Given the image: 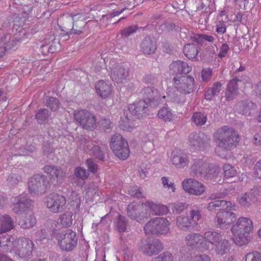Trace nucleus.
Here are the masks:
<instances>
[{"label": "nucleus", "instance_id": "obj_49", "mask_svg": "<svg viewBox=\"0 0 261 261\" xmlns=\"http://www.w3.org/2000/svg\"><path fill=\"white\" fill-rule=\"evenodd\" d=\"M169 206L174 213L180 214L186 208L187 205L185 203L178 202L171 203Z\"/></svg>", "mask_w": 261, "mask_h": 261}, {"label": "nucleus", "instance_id": "obj_40", "mask_svg": "<svg viewBox=\"0 0 261 261\" xmlns=\"http://www.w3.org/2000/svg\"><path fill=\"white\" fill-rule=\"evenodd\" d=\"M119 127L124 130L132 132L135 129V125L131 121L129 116L127 114V116H125L124 118H121L119 122Z\"/></svg>", "mask_w": 261, "mask_h": 261}, {"label": "nucleus", "instance_id": "obj_45", "mask_svg": "<svg viewBox=\"0 0 261 261\" xmlns=\"http://www.w3.org/2000/svg\"><path fill=\"white\" fill-rule=\"evenodd\" d=\"M223 174L226 178H232L237 175V170L235 167L229 164H225L223 166Z\"/></svg>", "mask_w": 261, "mask_h": 261}, {"label": "nucleus", "instance_id": "obj_11", "mask_svg": "<svg viewBox=\"0 0 261 261\" xmlns=\"http://www.w3.org/2000/svg\"><path fill=\"white\" fill-rule=\"evenodd\" d=\"M74 118L85 129L92 130L96 126L97 122L95 116L90 112L84 110H77L74 112Z\"/></svg>", "mask_w": 261, "mask_h": 261}, {"label": "nucleus", "instance_id": "obj_21", "mask_svg": "<svg viewBox=\"0 0 261 261\" xmlns=\"http://www.w3.org/2000/svg\"><path fill=\"white\" fill-rule=\"evenodd\" d=\"M63 19L65 22L70 21L72 23L71 28L69 29L73 30L74 33L76 34H80L82 32V28L86 24L83 21L84 17L81 14L65 15Z\"/></svg>", "mask_w": 261, "mask_h": 261}, {"label": "nucleus", "instance_id": "obj_59", "mask_svg": "<svg viewBox=\"0 0 261 261\" xmlns=\"http://www.w3.org/2000/svg\"><path fill=\"white\" fill-rule=\"evenodd\" d=\"M188 261H211V259L206 254H197L191 256Z\"/></svg>", "mask_w": 261, "mask_h": 261}, {"label": "nucleus", "instance_id": "obj_51", "mask_svg": "<svg viewBox=\"0 0 261 261\" xmlns=\"http://www.w3.org/2000/svg\"><path fill=\"white\" fill-rule=\"evenodd\" d=\"M173 260L174 256L173 254L169 251H166L160 254L154 259V261H173Z\"/></svg>", "mask_w": 261, "mask_h": 261}, {"label": "nucleus", "instance_id": "obj_24", "mask_svg": "<svg viewBox=\"0 0 261 261\" xmlns=\"http://www.w3.org/2000/svg\"><path fill=\"white\" fill-rule=\"evenodd\" d=\"M180 37L186 40L190 39L192 41L197 42L198 44L202 43V41H206L210 42H214L215 38L211 35L206 34H193L190 33L188 30L180 31Z\"/></svg>", "mask_w": 261, "mask_h": 261}, {"label": "nucleus", "instance_id": "obj_18", "mask_svg": "<svg viewBox=\"0 0 261 261\" xmlns=\"http://www.w3.org/2000/svg\"><path fill=\"white\" fill-rule=\"evenodd\" d=\"M149 103L145 100H140L128 106V111L132 116L140 118L145 116L148 111Z\"/></svg>", "mask_w": 261, "mask_h": 261}, {"label": "nucleus", "instance_id": "obj_1", "mask_svg": "<svg viewBox=\"0 0 261 261\" xmlns=\"http://www.w3.org/2000/svg\"><path fill=\"white\" fill-rule=\"evenodd\" d=\"M213 137L216 144V154L222 159H230L232 156L231 150L236 148L240 142L238 133L233 128L224 126L214 133Z\"/></svg>", "mask_w": 261, "mask_h": 261}, {"label": "nucleus", "instance_id": "obj_57", "mask_svg": "<svg viewBox=\"0 0 261 261\" xmlns=\"http://www.w3.org/2000/svg\"><path fill=\"white\" fill-rule=\"evenodd\" d=\"M128 194L131 196L139 198L142 197V192L139 187L134 186L129 188L128 191Z\"/></svg>", "mask_w": 261, "mask_h": 261}, {"label": "nucleus", "instance_id": "obj_37", "mask_svg": "<svg viewBox=\"0 0 261 261\" xmlns=\"http://www.w3.org/2000/svg\"><path fill=\"white\" fill-rule=\"evenodd\" d=\"M74 176L78 182V185L82 186L89 175V172L84 168L77 167L74 170Z\"/></svg>", "mask_w": 261, "mask_h": 261}, {"label": "nucleus", "instance_id": "obj_34", "mask_svg": "<svg viewBox=\"0 0 261 261\" xmlns=\"http://www.w3.org/2000/svg\"><path fill=\"white\" fill-rule=\"evenodd\" d=\"M238 82H240V81L237 78H234L230 80L228 83L225 92L226 100H231L237 95Z\"/></svg>", "mask_w": 261, "mask_h": 261}, {"label": "nucleus", "instance_id": "obj_63", "mask_svg": "<svg viewBox=\"0 0 261 261\" xmlns=\"http://www.w3.org/2000/svg\"><path fill=\"white\" fill-rule=\"evenodd\" d=\"M7 180L9 185L14 186L18 184L19 179L17 175L12 174L8 177Z\"/></svg>", "mask_w": 261, "mask_h": 261}, {"label": "nucleus", "instance_id": "obj_10", "mask_svg": "<svg viewBox=\"0 0 261 261\" xmlns=\"http://www.w3.org/2000/svg\"><path fill=\"white\" fill-rule=\"evenodd\" d=\"M29 192L32 196H38L44 194L49 187V182L44 175L35 174L28 181Z\"/></svg>", "mask_w": 261, "mask_h": 261}, {"label": "nucleus", "instance_id": "obj_56", "mask_svg": "<svg viewBox=\"0 0 261 261\" xmlns=\"http://www.w3.org/2000/svg\"><path fill=\"white\" fill-rule=\"evenodd\" d=\"M212 69L210 68H204L201 71V78L203 82L209 81L212 77Z\"/></svg>", "mask_w": 261, "mask_h": 261}, {"label": "nucleus", "instance_id": "obj_42", "mask_svg": "<svg viewBox=\"0 0 261 261\" xmlns=\"http://www.w3.org/2000/svg\"><path fill=\"white\" fill-rule=\"evenodd\" d=\"M191 120L196 125L202 126L207 121V115L201 112H195L192 115Z\"/></svg>", "mask_w": 261, "mask_h": 261}, {"label": "nucleus", "instance_id": "obj_62", "mask_svg": "<svg viewBox=\"0 0 261 261\" xmlns=\"http://www.w3.org/2000/svg\"><path fill=\"white\" fill-rule=\"evenodd\" d=\"M86 164L89 170L92 173H95L98 169L97 165L93 162L91 159L86 161Z\"/></svg>", "mask_w": 261, "mask_h": 261}, {"label": "nucleus", "instance_id": "obj_19", "mask_svg": "<svg viewBox=\"0 0 261 261\" xmlns=\"http://www.w3.org/2000/svg\"><path fill=\"white\" fill-rule=\"evenodd\" d=\"M210 140L206 137L200 136L198 134H192L189 138L191 149L196 151H203L209 145Z\"/></svg>", "mask_w": 261, "mask_h": 261}, {"label": "nucleus", "instance_id": "obj_2", "mask_svg": "<svg viewBox=\"0 0 261 261\" xmlns=\"http://www.w3.org/2000/svg\"><path fill=\"white\" fill-rule=\"evenodd\" d=\"M169 211V207L162 203L148 200L141 205L137 202L129 204L127 208L128 216L138 222L144 221L151 213L152 215L161 216L166 215Z\"/></svg>", "mask_w": 261, "mask_h": 261}, {"label": "nucleus", "instance_id": "obj_61", "mask_svg": "<svg viewBox=\"0 0 261 261\" xmlns=\"http://www.w3.org/2000/svg\"><path fill=\"white\" fill-rule=\"evenodd\" d=\"M143 81L144 83L148 84H154L156 85L158 81L155 76L151 75H146L144 78Z\"/></svg>", "mask_w": 261, "mask_h": 261}, {"label": "nucleus", "instance_id": "obj_13", "mask_svg": "<svg viewBox=\"0 0 261 261\" xmlns=\"http://www.w3.org/2000/svg\"><path fill=\"white\" fill-rule=\"evenodd\" d=\"M66 202L64 196L55 193L48 194L45 200L47 207L54 213L62 211L65 208Z\"/></svg>", "mask_w": 261, "mask_h": 261}, {"label": "nucleus", "instance_id": "obj_30", "mask_svg": "<svg viewBox=\"0 0 261 261\" xmlns=\"http://www.w3.org/2000/svg\"><path fill=\"white\" fill-rule=\"evenodd\" d=\"M14 226V221L9 215H0V234L11 231Z\"/></svg>", "mask_w": 261, "mask_h": 261}, {"label": "nucleus", "instance_id": "obj_28", "mask_svg": "<svg viewBox=\"0 0 261 261\" xmlns=\"http://www.w3.org/2000/svg\"><path fill=\"white\" fill-rule=\"evenodd\" d=\"M192 69L187 62L180 60L174 61L170 65V72L173 74H187Z\"/></svg>", "mask_w": 261, "mask_h": 261}, {"label": "nucleus", "instance_id": "obj_46", "mask_svg": "<svg viewBox=\"0 0 261 261\" xmlns=\"http://www.w3.org/2000/svg\"><path fill=\"white\" fill-rule=\"evenodd\" d=\"M161 181L163 188L167 191H171L172 193H175L176 190L175 185L168 177L163 176L161 178Z\"/></svg>", "mask_w": 261, "mask_h": 261}, {"label": "nucleus", "instance_id": "obj_31", "mask_svg": "<svg viewBox=\"0 0 261 261\" xmlns=\"http://www.w3.org/2000/svg\"><path fill=\"white\" fill-rule=\"evenodd\" d=\"M140 48L145 54H152L156 49V42L150 37H146L141 43Z\"/></svg>", "mask_w": 261, "mask_h": 261}, {"label": "nucleus", "instance_id": "obj_22", "mask_svg": "<svg viewBox=\"0 0 261 261\" xmlns=\"http://www.w3.org/2000/svg\"><path fill=\"white\" fill-rule=\"evenodd\" d=\"M44 171L49 176L50 180L54 185L61 183L65 176V173L61 168L56 166H45Z\"/></svg>", "mask_w": 261, "mask_h": 261}, {"label": "nucleus", "instance_id": "obj_60", "mask_svg": "<svg viewBox=\"0 0 261 261\" xmlns=\"http://www.w3.org/2000/svg\"><path fill=\"white\" fill-rule=\"evenodd\" d=\"M91 153L95 156L97 159L103 160V154L102 150L100 149L99 147L96 145H94L91 149Z\"/></svg>", "mask_w": 261, "mask_h": 261}, {"label": "nucleus", "instance_id": "obj_50", "mask_svg": "<svg viewBox=\"0 0 261 261\" xmlns=\"http://www.w3.org/2000/svg\"><path fill=\"white\" fill-rule=\"evenodd\" d=\"M19 41V40L15 39L9 42V45H7V46L0 47V58L3 57L5 55L7 50L9 49H15V46Z\"/></svg>", "mask_w": 261, "mask_h": 261}, {"label": "nucleus", "instance_id": "obj_43", "mask_svg": "<svg viewBox=\"0 0 261 261\" xmlns=\"http://www.w3.org/2000/svg\"><path fill=\"white\" fill-rule=\"evenodd\" d=\"M174 115L171 110L166 107L161 109L158 112V117L165 121H171L173 119Z\"/></svg>", "mask_w": 261, "mask_h": 261}, {"label": "nucleus", "instance_id": "obj_12", "mask_svg": "<svg viewBox=\"0 0 261 261\" xmlns=\"http://www.w3.org/2000/svg\"><path fill=\"white\" fill-rule=\"evenodd\" d=\"M201 218L200 211L192 210L190 211V217L184 215L178 216L175 220V225L180 229L188 230L191 226L197 225Z\"/></svg>", "mask_w": 261, "mask_h": 261}, {"label": "nucleus", "instance_id": "obj_33", "mask_svg": "<svg viewBox=\"0 0 261 261\" xmlns=\"http://www.w3.org/2000/svg\"><path fill=\"white\" fill-rule=\"evenodd\" d=\"M207 167V164L203 159H195L191 167V172L196 176L202 175Z\"/></svg>", "mask_w": 261, "mask_h": 261}, {"label": "nucleus", "instance_id": "obj_7", "mask_svg": "<svg viewBox=\"0 0 261 261\" xmlns=\"http://www.w3.org/2000/svg\"><path fill=\"white\" fill-rule=\"evenodd\" d=\"M16 244L14 254L17 258L27 261L32 257L35 248L32 240L26 237H19L17 238Z\"/></svg>", "mask_w": 261, "mask_h": 261}, {"label": "nucleus", "instance_id": "obj_44", "mask_svg": "<svg viewBox=\"0 0 261 261\" xmlns=\"http://www.w3.org/2000/svg\"><path fill=\"white\" fill-rule=\"evenodd\" d=\"M60 221L63 227H70L72 225L73 221L72 213L70 212H66L63 214L60 217Z\"/></svg>", "mask_w": 261, "mask_h": 261}, {"label": "nucleus", "instance_id": "obj_47", "mask_svg": "<svg viewBox=\"0 0 261 261\" xmlns=\"http://www.w3.org/2000/svg\"><path fill=\"white\" fill-rule=\"evenodd\" d=\"M49 116L48 111L43 109L39 110L36 114V119L39 123H44L47 121Z\"/></svg>", "mask_w": 261, "mask_h": 261}, {"label": "nucleus", "instance_id": "obj_38", "mask_svg": "<svg viewBox=\"0 0 261 261\" xmlns=\"http://www.w3.org/2000/svg\"><path fill=\"white\" fill-rule=\"evenodd\" d=\"M199 46L193 43H188L184 47V53L185 56L190 59H195L198 53Z\"/></svg>", "mask_w": 261, "mask_h": 261}, {"label": "nucleus", "instance_id": "obj_16", "mask_svg": "<svg viewBox=\"0 0 261 261\" xmlns=\"http://www.w3.org/2000/svg\"><path fill=\"white\" fill-rule=\"evenodd\" d=\"M187 245L193 249H198L205 251L209 249V246L206 245L203 235L198 233L189 234L185 238Z\"/></svg>", "mask_w": 261, "mask_h": 261}, {"label": "nucleus", "instance_id": "obj_27", "mask_svg": "<svg viewBox=\"0 0 261 261\" xmlns=\"http://www.w3.org/2000/svg\"><path fill=\"white\" fill-rule=\"evenodd\" d=\"M95 89L97 95L104 99L111 95L113 86L109 81L100 80L96 83Z\"/></svg>", "mask_w": 261, "mask_h": 261}, {"label": "nucleus", "instance_id": "obj_9", "mask_svg": "<svg viewBox=\"0 0 261 261\" xmlns=\"http://www.w3.org/2000/svg\"><path fill=\"white\" fill-rule=\"evenodd\" d=\"M110 146L114 153L120 159L125 160L129 156L130 151L128 143L121 135H113Z\"/></svg>", "mask_w": 261, "mask_h": 261}, {"label": "nucleus", "instance_id": "obj_14", "mask_svg": "<svg viewBox=\"0 0 261 261\" xmlns=\"http://www.w3.org/2000/svg\"><path fill=\"white\" fill-rule=\"evenodd\" d=\"M261 196V191L258 187H253L249 191L239 195L237 201L243 207H249L257 203Z\"/></svg>", "mask_w": 261, "mask_h": 261}, {"label": "nucleus", "instance_id": "obj_26", "mask_svg": "<svg viewBox=\"0 0 261 261\" xmlns=\"http://www.w3.org/2000/svg\"><path fill=\"white\" fill-rule=\"evenodd\" d=\"M216 221L220 227L229 225L236 220V214L229 211H222L217 213Z\"/></svg>", "mask_w": 261, "mask_h": 261}, {"label": "nucleus", "instance_id": "obj_48", "mask_svg": "<svg viewBox=\"0 0 261 261\" xmlns=\"http://www.w3.org/2000/svg\"><path fill=\"white\" fill-rule=\"evenodd\" d=\"M46 105L53 111H56L60 108L59 100L55 97H50L46 101Z\"/></svg>", "mask_w": 261, "mask_h": 261}, {"label": "nucleus", "instance_id": "obj_8", "mask_svg": "<svg viewBox=\"0 0 261 261\" xmlns=\"http://www.w3.org/2000/svg\"><path fill=\"white\" fill-rule=\"evenodd\" d=\"M55 238L59 248L62 251H71L75 248L77 244L76 233L69 229L57 233Z\"/></svg>", "mask_w": 261, "mask_h": 261}, {"label": "nucleus", "instance_id": "obj_23", "mask_svg": "<svg viewBox=\"0 0 261 261\" xmlns=\"http://www.w3.org/2000/svg\"><path fill=\"white\" fill-rule=\"evenodd\" d=\"M170 161L177 168H184L189 163L188 155L180 150L172 151Z\"/></svg>", "mask_w": 261, "mask_h": 261}, {"label": "nucleus", "instance_id": "obj_35", "mask_svg": "<svg viewBox=\"0 0 261 261\" xmlns=\"http://www.w3.org/2000/svg\"><path fill=\"white\" fill-rule=\"evenodd\" d=\"M215 246L216 253L217 255H223L229 252L231 244L228 240L222 237L221 240H219Z\"/></svg>", "mask_w": 261, "mask_h": 261}, {"label": "nucleus", "instance_id": "obj_53", "mask_svg": "<svg viewBox=\"0 0 261 261\" xmlns=\"http://www.w3.org/2000/svg\"><path fill=\"white\" fill-rule=\"evenodd\" d=\"M245 261H261V253L253 251L247 253L245 256Z\"/></svg>", "mask_w": 261, "mask_h": 261}, {"label": "nucleus", "instance_id": "obj_5", "mask_svg": "<svg viewBox=\"0 0 261 261\" xmlns=\"http://www.w3.org/2000/svg\"><path fill=\"white\" fill-rule=\"evenodd\" d=\"M253 228V223L250 218L244 217L239 218L231 228L234 243L239 246L246 243L248 240V236Z\"/></svg>", "mask_w": 261, "mask_h": 261}, {"label": "nucleus", "instance_id": "obj_20", "mask_svg": "<svg viewBox=\"0 0 261 261\" xmlns=\"http://www.w3.org/2000/svg\"><path fill=\"white\" fill-rule=\"evenodd\" d=\"M112 67L109 66L110 75L112 80L117 83H122L126 81L128 76V70L123 68L122 66L117 65L115 67L110 62Z\"/></svg>", "mask_w": 261, "mask_h": 261}, {"label": "nucleus", "instance_id": "obj_55", "mask_svg": "<svg viewBox=\"0 0 261 261\" xmlns=\"http://www.w3.org/2000/svg\"><path fill=\"white\" fill-rule=\"evenodd\" d=\"M70 199L72 205L75 206L76 208H79L81 204V197L76 192H71Z\"/></svg>", "mask_w": 261, "mask_h": 261}, {"label": "nucleus", "instance_id": "obj_6", "mask_svg": "<svg viewBox=\"0 0 261 261\" xmlns=\"http://www.w3.org/2000/svg\"><path fill=\"white\" fill-rule=\"evenodd\" d=\"M171 223L166 218L156 217L150 220L144 226L146 234L165 236L170 232Z\"/></svg>", "mask_w": 261, "mask_h": 261}, {"label": "nucleus", "instance_id": "obj_36", "mask_svg": "<svg viewBox=\"0 0 261 261\" xmlns=\"http://www.w3.org/2000/svg\"><path fill=\"white\" fill-rule=\"evenodd\" d=\"M222 237L221 233L213 230H207L203 233V238L208 246L209 244L215 246Z\"/></svg>", "mask_w": 261, "mask_h": 261}, {"label": "nucleus", "instance_id": "obj_41", "mask_svg": "<svg viewBox=\"0 0 261 261\" xmlns=\"http://www.w3.org/2000/svg\"><path fill=\"white\" fill-rule=\"evenodd\" d=\"M114 224L116 229L120 232H125L127 229V221L125 217L119 215L116 219Z\"/></svg>", "mask_w": 261, "mask_h": 261}, {"label": "nucleus", "instance_id": "obj_39", "mask_svg": "<svg viewBox=\"0 0 261 261\" xmlns=\"http://www.w3.org/2000/svg\"><path fill=\"white\" fill-rule=\"evenodd\" d=\"M222 90V84L219 82H215L212 86L206 90L204 96L207 100H211L215 96L218 95Z\"/></svg>", "mask_w": 261, "mask_h": 261}, {"label": "nucleus", "instance_id": "obj_17", "mask_svg": "<svg viewBox=\"0 0 261 261\" xmlns=\"http://www.w3.org/2000/svg\"><path fill=\"white\" fill-rule=\"evenodd\" d=\"M142 246L141 247V251L148 255H154L158 254L164 249L162 242L156 239L145 240L142 242Z\"/></svg>", "mask_w": 261, "mask_h": 261}, {"label": "nucleus", "instance_id": "obj_4", "mask_svg": "<svg viewBox=\"0 0 261 261\" xmlns=\"http://www.w3.org/2000/svg\"><path fill=\"white\" fill-rule=\"evenodd\" d=\"M175 89H171L167 95V101L176 104H181L185 102L184 96L178 95L177 92L187 94L192 93L195 85L193 76L190 75L175 76L173 79Z\"/></svg>", "mask_w": 261, "mask_h": 261}, {"label": "nucleus", "instance_id": "obj_32", "mask_svg": "<svg viewBox=\"0 0 261 261\" xmlns=\"http://www.w3.org/2000/svg\"><path fill=\"white\" fill-rule=\"evenodd\" d=\"M255 109V105L250 100L240 102L236 106V109L239 113L246 116L251 115Z\"/></svg>", "mask_w": 261, "mask_h": 261}, {"label": "nucleus", "instance_id": "obj_15", "mask_svg": "<svg viewBox=\"0 0 261 261\" xmlns=\"http://www.w3.org/2000/svg\"><path fill=\"white\" fill-rule=\"evenodd\" d=\"M184 190L190 194L200 196L205 191V187L201 182L194 178H186L182 182Z\"/></svg>", "mask_w": 261, "mask_h": 261}, {"label": "nucleus", "instance_id": "obj_58", "mask_svg": "<svg viewBox=\"0 0 261 261\" xmlns=\"http://www.w3.org/2000/svg\"><path fill=\"white\" fill-rule=\"evenodd\" d=\"M137 28V26L136 25H131L121 31V36L124 37H127L135 33L136 32Z\"/></svg>", "mask_w": 261, "mask_h": 261}, {"label": "nucleus", "instance_id": "obj_25", "mask_svg": "<svg viewBox=\"0 0 261 261\" xmlns=\"http://www.w3.org/2000/svg\"><path fill=\"white\" fill-rule=\"evenodd\" d=\"M141 93L144 98L148 100V102H155L159 103L162 99L167 97V96H161L158 91L153 87H147L142 89Z\"/></svg>", "mask_w": 261, "mask_h": 261}, {"label": "nucleus", "instance_id": "obj_29", "mask_svg": "<svg viewBox=\"0 0 261 261\" xmlns=\"http://www.w3.org/2000/svg\"><path fill=\"white\" fill-rule=\"evenodd\" d=\"M17 237L11 235H6L0 241V249L5 252H15V248L16 246Z\"/></svg>", "mask_w": 261, "mask_h": 261}, {"label": "nucleus", "instance_id": "obj_54", "mask_svg": "<svg viewBox=\"0 0 261 261\" xmlns=\"http://www.w3.org/2000/svg\"><path fill=\"white\" fill-rule=\"evenodd\" d=\"M223 203L224 202H222V200H216L210 202L207 206V209L211 212L222 210Z\"/></svg>", "mask_w": 261, "mask_h": 261}, {"label": "nucleus", "instance_id": "obj_52", "mask_svg": "<svg viewBox=\"0 0 261 261\" xmlns=\"http://www.w3.org/2000/svg\"><path fill=\"white\" fill-rule=\"evenodd\" d=\"M218 173L214 167H210L207 164L206 169L204 170L203 175L207 179H211L215 177Z\"/></svg>", "mask_w": 261, "mask_h": 261}, {"label": "nucleus", "instance_id": "obj_3", "mask_svg": "<svg viewBox=\"0 0 261 261\" xmlns=\"http://www.w3.org/2000/svg\"><path fill=\"white\" fill-rule=\"evenodd\" d=\"M11 208L16 214L21 215L27 213V215L22 217L18 225L23 229H29L36 223V219L31 213H27L32 205L33 201L29 198L28 194L23 193L11 199Z\"/></svg>", "mask_w": 261, "mask_h": 261}, {"label": "nucleus", "instance_id": "obj_64", "mask_svg": "<svg viewBox=\"0 0 261 261\" xmlns=\"http://www.w3.org/2000/svg\"><path fill=\"white\" fill-rule=\"evenodd\" d=\"M254 173L255 175L259 179H261V160L256 162L254 166Z\"/></svg>", "mask_w": 261, "mask_h": 261}]
</instances>
